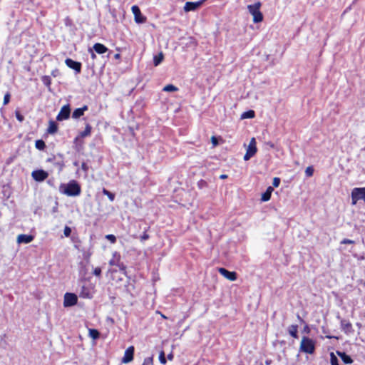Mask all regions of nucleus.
<instances>
[{"mask_svg": "<svg viewBox=\"0 0 365 365\" xmlns=\"http://www.w3.org/2000/svg\"><path fill=\"white\" fill-rule=\"evenodd\" d=\"M63 187V192L68 196H78L81 192V187L76 180H71L66 185H62L61 187Z\"/></svg>", "mask_w": 365, "mask_h": 365, "instance_id": "nucleus-1", "label": "nucleus"}, {"mask_svg": "<svg viewBox=\"0 0 365 365\" xmlns=\"http://www.w3.org/2000/svg\"><path fill=\"white\" fill-rule=\"evenodd\" d=\"M106 238L109 240L112 244H114L116 242V237L114 235L109 234L106 235Z\"/></svg>", "mask_w": 365, "mask_h": 365, "instance_id": "nucleus-35", "label": "nucleus"}, {"mask_svg": "<svg viewBox=\"0 0 365 365\" xmlns=\"http://www.w3.org/2000/svg\"><path fill=\"white\" fill-rule=\"evenodd\" d=\"M356 326L359 329H360V328L361 327V324H360V323L357 322V323L356 324Z\"/></svg>", "mask_w": 365, "mask_h": 365, "instance_id": "nucleus-53", "label": "nucleus"}, {"mask_svg": "<svg viewBox=\"0 0 365 365\" xmlns=\"http://www.w3.org/2000/svg\"><path fill=\"white\" fill-rule=\"evenodd\" d=\"M92 130V126L89 123H86L85 126V129L80 132L78 137L84 138L91 135Z\"/></svg>", "mask_w": 365, "mask_h": 365, "instance_id": "nucleus-20", "label": "nucleus"}, {"mask_svg": "<svg viewBox=\"0 0 365 365\" xmlns=\"http://www.w3.org/2000/svg\"><path fill=\"white\" fill-rule=\"evenodd\" d=\"M156 313L159 314L163 319H168V317L165 314H163L162 312L157 311Z\"/></svg>", "mask_w": 365, "mask_h": 365, "instance_id": "nucleus-48", "label": "nucleus"}, {"mask_svg": "<svg viewBox=\"0 0 365 365\" xmlns=\"http://www.w3.org/2000/svg\"><path fill=\"white\" fill-rule=\"evenodd\" d=\"M43 83L46 86H50L51 83V79L48 76H44L41 78Z\"/></svg>", "mask_w": 365, "mask_h": 365, "instance_id": "nucleus-31", "label": "nucleus"}, {"mask_svg": "<svg viewBox=\"0 0 365 365\" xmlns=\"http://www.w3.org/2000/svg\"><path fill=\"white\" fill-rule=\"evenodd\" d=\"M220 178L222 179V180H225V179H227V175H225V174H222L220 176Z\"/></svg>", "mask_w": 365, "mask_h": 365, "instance_id": "nucleus-52", "label": "nucleus"}, {"mask_svg": "<svg viewBox=\"0 0 365 365\" xmlns=\"http://www.w3.org/2000/svg\"><path fill=\"white\" fill-rule=\"evenodd\" d=\"M163 91L167 92H175L178 91V88H177L173 84H168L163 88Z\"/></svg>", "mask_w": 365, "mask_h": 365, "instance_id": "nucleus-28", "label": "nucleus"}, {"mask_svg": "<svg viewBox=\"0 0 365 365\" xmlns=\"http://www.w3.org/2000/svg\"><path fill=\"white\" fill-rule=\"evenodd\" d=\"M211 141L214 145H217L218 144V140L215 136H212L211 138Z\"/></svg>", "mask_w": 365, "mask_h": 365, "instance_id": "nucleus-45", "label": "nucleus"}, {"mask_svg": "<svg viewBox=\"0 0 365 365\" xmlns=\"http://www.w3.org/2000/svg\"><path fill=\"white\" fill-rule=\"evenodd\" d=\"M337 354L339 356L344 364H349L353 363V359L345 352L337 351Z\"/></svg>", "mask_w": 365, "mask_h": 365, "instance_id": "nucleus-22", "label": "nucleus"}, {"mask_svg": "<svg viewBox=\"0 0 365 365\" xmlns=\"http://www.w3.org/2000/svg\"><path fill=\"white\" fill-rule=\"evenodd\" d=\"M94 293V287L92 285H83L79 292V297L83 299H91Z\"/></svg>", "mask_w": 365, "mask_h": 365, "instance_id": "nucleus-5", "label": "nucleus"}, {"mask_svg": "<svg viewBox=\"0 0 365 365\" xmlns=\"http://www.w3.org/2000/svg\"><path fill=\"white\" fill-rule=\"evenodd\" d=\"M364 317L365 318V315L364 316Z\"/></svg>", "mask_w": 365, "mask_h": 365, "instance_id": "nucleus-58", "label": "nucleus"}, {"mask_svg": "<svg viewBox=\"0 0 365 365\" xmlns=\"http://www.w3.org/2000/svg\"><path fill=\"white\" fill-rule=\"evenodd\" d=\"M15 115H16V119L19 121V122H23L24 120V117L23 115L21 114V113L19 111V110H16L15 111Z\"/></svg>", "mask_w": 365, "mask_h": 365, "instance_id": "nucleus-38", "label": "nucleus"}, {"mask_svg": "<svg viewBox=\"0 0 365 365\" xmlns=\"http://www.w3.org/2000/svg\"><path fill=\"white\" fill-rule=\"evenodd\" d=\"M120 254L115 251L113 253L112 258L109 260L108 263L110 266H118L120 262Z\"/></svg>", "mask_w": 365, "mask_h": 365, "instance_id": "nucleus-16", "label": "nucleus"}, {"mask_svg": "<svg viewBox=\"0 0 365 365\" xmlns=\"http://www.w3.org/2000/svg\"><path fill=\"white\" fill-rule=\"evenodd\" d=\"M266 364L269 365V361H266Z\"/></svg>", "mask_w": 365, "mask_h": 365, "instance_id": "nucleus-57", "label": "nucleus"}, {"mask_svg": "<svg viewBox=\"0 0 365 365\" xmlns=\"http://www.w3.org/2000/svg\"><path fill=\"white\" fill-rule=\"evenodd\" d=\"M167 357H168V360L172 361V360L173 359V358H174V356H173V354L172 353H170V354H169L168 355V356H167Z\"/></svg>", "mask_w": 365, "mask_h": 365, "instance_id": "nucleus-49", "label": "nucleus"}, {"mask_svg": "<svg viewBox=\"0 0 365 365\" xmlns=\"http://www.w3.org/2000/svg\"><path fill=\"white\" fill-rule=\"evenodd\" d=\"M135 348L133 346H130L127 348L125 351L124 356L121 359V362L128 364L133 360Z\"/></svg>", "mask_w": 365, "mask_h": 365, "instance_id": "nucleus-10", "label": "nucleus"}, {"mask_svg": "<svg viewBox=\"0 0 365 365\" xmlns=\"http://www.w3.org/2000/svg\"><path fill=\"white\" fill-rule=\"evenodd\" d=\"M326 338H327V339H336L337 340L339 339V336H331V335H326Z\"/></svg>", "mask_w": 365, "mask_h": 365, "instance_id": "nucleus-47", "label": "nucleus"}, {"mask_svg": "<svg viewBox=\"0 0 365 365\" xmlns=\"http://www.w3.org/2000/svg\"><path fill=\"white\" fill-rule=\"evenodd\" d=\"M58 129V124L55 121L50 120L48 122V127L47 128L48 133L54 134V133H57Z\"/></svg>", "mask_w": 365, "mask_h": 365, "instance_id": "nucleus-19", "label": "nucleus"}, {"mask_svg": "<svg viewBox=\"0 0 365 365\" xmlns=\"http://www.w3.org/2000/svg\"><path fill=\"white\" fill-rule=\"evenodd\" d=\"M34 240V237L31 235H19L17 237V242L19 243H29Z\"/></svg>", "mask_w": 365, "mask_h": 365, "instance_id": "nucleus-17", "label": "nucleus"}, {"mask_svg": "<svg viewBox=\"0 0 365 365\" xmlns=\"http://www.w3.org/2000/svg\"><path fill=\"white\" fill-rule=\"evenodd\" d=\"M71 115V107L69 104L64 105L61 108L58 114L56 116L58 121H62L69 118Z\"/></svg>", "mask_w": 365, "mask_h": 365, "instance_id": "nucleus-7", "label": "nucleus"}, {"mask_svg": "<svg viewBox=\"0 0 365 365\" xmlns=\"http://www.w3.org/2000/svg\"><path fill=\"white\" fill-rule=\"evenodd\" d=\"M218 272L220 274H222L226 279L230 281H235L237 278V274L235 272H230L225 268L220 267L218 269Z\"/></svg>", "mask_w": 365, "mask_h": 365, "instance_id": "nucleus-13", "label": "nucleus"}, {"mask_svg": "<svg viewBox=\"0 0 365 365\" xmlns=\"http://www.w3.org/2000/svg\"><path fill=\"white\" fill-rule=\"evenodd\" d=\"M56 165L59 166L60 170H61L64 165L63 162L57 163Z\"/></svg>", "mask_w": 365, "mask_h": 365, "instance_id": "nucleus-51", "label": "nucleus"}, {"mask_svg": "<svg viewBox=\"0 0 365 365\" xmlns=\"http://www.w3.org/2000/svg\"><path fill=\"white\" fill-rule=\"evenodd\" d=\"M288 332L294 339L298 338V325L292 324L288 327Z\"/></svg>", "mask_w": 365, "mask_h": 365, "instance_id": "nucleus-23", "label": "nucleus"}, {"mask_svg": "<svg viewBox=\"0 0 365 365\" xmlns=\"http://www.w3.org/2000/svg\"><path fill=\"white\" fill-rule=\"evenodd\" d=\"M101 272H102V271H101V267H96V268L93 269V274H94L95 276H96V277H98L101 276Z\"/></svg>", "mask_w": 365, "mask_h": 365, "instance_id": "nucleus-40", "label": "nucleus"}, {"mask_svg": "<svg viewBox=\"0 0 365 365\" xmlns=\"http://www.w3.org/2000/svg\"><path fill=\"white\" fill-rule=\"evenodd\" d=\"M280 184V179L279 178H274L273 179L272 185L274 187H277Z\"/></svg>", "mask_w": 365, "mask_h": 365, "instance_id": "nucleus-42", "label": "nucleus"}, {"mask_svg": "<svg viewBox=\"0 0 365 365\" xmlns=\"http://www.w3.org/2000/svg\"><path fill=\"white\" fill-rule=\"evenodd\" d=\"M102 192L103 193V195H106L108 197L110 201L113 202L115 200V194L110 192L107 189L103 188Z\"/></svg>", "mask_w": 365, "mask_h": 365, "instance_id": "nucleus-27", "label": "nucleus"}, {"mask_svg": "<svg viewBox=\"0 0 365 365\" xmlns=\"http://www.w3.org/2000/svg\"><path fill=\"white\" fill-rule=\"evenodd\" d=\"M142 365H153V360L152 357H147L144 359Z\"/></svg>", "mask_w": 365, "mask_h": 365, "instance_id": "nucleus-36", "label": "nucleus"}, {"mask_svg": "<svg viewBox=\"0 0 365 365\" xmlns=\"http://www.w3.org/2000/svg\"><path fill=\"white\" fill-rule=\"evenodd\" d=\"M81 169H82L84 172H86V173H87V172H88V165H87V163H86L83 162V163H81Z\"/></svg>", "mask_w": 365, "mask_h": 365, "instance_id": "nucleus-43", "label": "nucleus"}, {"mask_svg": "<svg viewBox=\"0 0 365 365\" xmlns=\"http://www.w3.org/2000/svg\"><path fill=\"white\" fill-rule=\"evenodd\" d=\"M261 6L262 3L260 1L247 6L248 11L253 16V22L255 24L263 21V14L260 11Z\"/></svg>", "mask_w": 365, "mask_h": 365, "instance_id": "nucleus-2", "label": "nucleus"}, {"mask_svg": "<svg viewBox=\"0 0 365 365\" xmlns=\"http://www.w3.org/2000/svg\"><path fill=\"white\" fill-rule=\"evenodd\" d=\"M255 111L252 110H250L242 113V118H252L255 117Z\"/></svg>", "mask_w": 365, "mask_h": 365, "instance_id": "nucleus-30", "label": "nucleus"}, {"mask_svg": "<svg viewBox=\"0 0 365 365\" xmlns=\"http://www.w3.org/2000/svg\"><path fill=\"white\" fill-rule=\"evenodd\" d=\"M71 229L68 226H66L63 230L64 236L68 237L71 235Z\"/></svg>", "mask_w": 365, "mask_h": 365, "instance_id": "nucleus-39", "label": "nucleus"}, {"mask_svg": "<svg viewBox=\"0 0 365 365\" xmlns=\"http://www.w3.org/2000/svg\"><path fill=\"white\" fill-rule=\"evenodd\" d=\"M330 362L331 365H339L338 359L333 353L331 354Z\"/></svg>", "mask_w": 365, "mask_h": 365, "instance_id": "nucleus-34", "label": "nucleus"}, {"mask_svg": "<svg viewBox=\"0 0 365 365\" xmlns=\"http://www.w3.org/2000/svg\"><path fill=\"white\" fill-rule=\"evenodd\" d=\"M94 51L98 54H103L108 51V48L103 44L100 43H96L93 45Z\"/></svg>", "mask_w": 365, "mask_h": 365, "instance_id": "nucleus-18", "label": "nucleus"}, {"mask_svg": "<svg viewBox=\"0 0 365 365\" xmlns=\"http://www.w3.org/2000/svg\"><path fill=\"white\" fill-rule=\"evenodd\" d=\"M272 192H273V187L271 186H269L267 188L266 191L264 193H262L261 200L263 202L269 200L271 198Z\"/></svg>", "mask_w": 365, "mask_h": 365, "instance_id": "nucleus-21", "label": "nucleus"}, {"mask_svg": "<svg viewBox=\"0 0 365 365\" xmlns=\"http://www.w3.org/2000/svg\"><path fill=\"white\" fill-rule=\"evenodd\" d=\"M108 272H109V273H110L111 274H113L116 273V272H117V270H116V269H110L108 270Z\"/></svg>", "mask_w": 365, "mask_h": 365, "instance_id": "nucleus-50", "label": "nucleus"}, {"mask_svg": "<svg viewBox=\"0 0 365 365\" xmlns=\"http://www.w3.org/2000/svg\"><path fill=\"white\" fill-rule=\"evenodd\" d=\"M118 267L124 274H126V266L123 263L120 262Z\"/></svg>", "mask_w": 365, "mask_h": 365, "instance_id": "nucleus-41", "label": "nucleus"}, {"mask_svg": "<svg viewBox=\"0 0 365 365\" xmlns=\"http://www.w3.org/2000/svg\"><path fill=\"white\" fill-rule=\"evenodd\" d=\"M131 10L134 15V19L136 23L143 24L146 21V17L141 14L140 9L137 5H133L131 8Z\"/></svg>", "mask_w": 365, "mask_h": 365, "instance_id": "nucleus-8", "label": "nucleus"}, {"mask_svg": "<svg viewBox=\"0 0 365 365\" xmlns=\"http://www.w3.org/2000/svg\"><path fill=\"white\" fill-rule=\"evenodd\" d=\"M257 151V146L248 145L246 153L244 155V160L246 161L250 160L252 156H254L256 154Z\"/></svg>", "mask_w": 365, "mask_h": 365, "instance_id": "nucleus-15", "label": "nucleus"}, {"mask_svg": "<svg viewBox=\"0 0 365 365\" xmlns=\"http://www.w3.org/2000/svg\"><path fill=\"white\" fill-rule=\"evenodd\" d=\"M150 230V227L145 228L143 235L140 237L141 242H144L150 238V235L148 234V231Z\"/></svg>", "mask_w": 365, "mask_h": 365, "instance_id": "nucleus-29", "label": "nucleus"}, {"mask_svg": "<svg viewBox=\"0 0 365 365\" xmlns=\"http://www.w3.org/2000/svg\"><path fill=\"white\" fill-rule=\"evenodd\" d=\"M120 57V55L119 53H116L115 55V58H119Z\"/></svg>", "mask_w": 365, "mask_h": 365, "instance_id": "nucleus-56", "label": "nucleus"}, {"mask_svg": "<svg viewBox=\"0 0 365 365\" xmlns=\"http://www.w3.org/2000/svg\"><path fill=\"white\" fill-rule=\"evenodd\" d=\"M88 336L93 339H97L100 337V332L95 329H88Z\"/></svg>", "mask_w": 365, "mask_h": 365, "instance_id": "nucleus-24", "label": "nucleus"}, {"mask_svg": "<svg viewBox=\"0 0 365 365\" xmlns=\"http://www.w3.org/2000/svg\"><path fill=\"white\" fill-rule=\"evenodd\" d=\"M96 54H95L94 53H91V58H92L93 59H94V58H96Z\"/></svg>", "mask_w": 365, "mask_h": 365, "instance_id": "nucleus-55", "label": "nucleus"}, {"mask_svg": "<svg viewBox=\"0 0 365 365\" xmlns=\"http://www.w3.org/2000/svg\"><path fill=\"white\" fill-rule=\"evenodd\" d=\"M249 146H256V140H255V138H252L250 141V144H249Z\"/></svg>", "mask_w": 365, "mask_h": 365, "instance_id": "nucleus-46", "label": "nucleus"}, {"mask_svg": "<svg viewBox=\"0 0 365 365\" xmlns=\"http://www.w3.org/2000/svg\"><path fill=\"white\" fill-rule=\"evenodd\" d=\"M31 176L36 181L42 182L48 177V173L43 170H36L32 172Z\"/></svg>", "mask_w": 365, "mask_h": 365, "instance_id": "nucleus-12", "label": "nucleus"}, {"mask_svg": "<svg viewBox=\"0 0 365 365\" xmlns=\"http://www.w3.org/2000/svg\"><path fill=\"white\" fill-rule=\"evenodd\" d=\"M88 107L87 105H84L81 108H78L75 109L73 110V113H72V118H74V119L79 118L80 117L83 115L84 112L88 110Z\"/></svg>", "mask_w": 365, "mask_h": 365, "instance_id": "nucleus-14", "label": "nucleus"}, {"mask_svg": "<svg viewBox=\"0 0 365 365\" xmlns=\"http://www.w3.org/2000/svg\"><path fill=\"white\" fill-rule=\"evenodd\" d=\"M54 159H55V157H53V158H48L47 161H48V162H52V161H53V160H54Z\"/></svg>", "mask_w": 365, "mask_h": 365, "instance_id": "nucleus-54", "label": "nucleus"}, {"mask_svg": "<svg viewBox=\"0 0 365 365\" xmlns=\"http://www.w3.org/2000/svg\"><path fill=\"white\" fill-rule=\"evenodd\" d=\"M340 327L342 331L346 335H349L354 333L352 324L347 319H342L340 321Z\"/></svg>", "mask_w": 365, "mask_h": 365, "instance_id": "nucleus-9", "label": "nucleus"}, {"mask_svg": "<svg viewBox=\"0 0 365 365\" xmlns=\"http://www.w3.org/2000/svg\"><path fill=\"white\" fill-rule=\"evenodd\" d=\"M65 63L68 68L74 70L76 73H81L82 68L81 62L75 61L73 59L68 58L65 60Z\"/></svg>", "mask_w": 365, "mask_h": 365, "instance_id": "nucleus-11", "label": "nucleus"}, {"mask_svg": "<svg viewBox=\"0 0 365 365\" xmlns=\"http://www.w3.org/2000/svg\"><path fill=\"white\" fill-rule=\"evenodd\" d=\"M159 361L162 364H165L167 363V360L163 351H161L159 354Z\"/></svg>", "mask_w": 365, "mask_h": 365, "instance_id": "nucleus-33", "label": "nucleus"}, {"mask_svg": "<svg viewBox=\"0 0 365 365\" xmlns=\"http://www.w3.org/2000/svg\"><path fill=\"white\" fill-rule=\"evenodd\" d=\"M78 297L74 293L66 292L64 294L63 306L65 307H72L77 304Z\"/></svg>", "mask_w": 365, "mask_h": 365, "instance_id": "nucleus-6", "label": "nucleus"}, {"mask_svg": "<svg viewBox=\"0 0 365 365\" xmlns=\"http://www.w3.org/2000/svg\"><path fill=\"white\" fill-rule=\"evenodd\" d=\"M35 147L39 150H43L46 148V143L43 140H37L35 142Z\"/></svg>", "mask_w": 365, "mask_h": 365, "instance_id": "nucleus-26", "label": "nucleus"}, {"mask_svg": "<svg viewBox=\"0 0 365 365\" xmlns=\"http://www.w3.org/2000/svg\"><path fill=\"white\" fill-rule=\"evenodd\" d=\"M300 350L307 354H313L315 351V341L307 336H303L300 343Z\"/></svg>", "mask_w": 365, "mask_h": 365, "instance_id": "nucleus-3", "label": "nucleus"}, {"mask_svg": "<svg viewBox=\"0 0 365 365\" xmlns=\"http://www.w3.org/2000/svg\"><path fill=\"white\" fill-rule=\"evenodd\" d=\"M164 56L163 53H160L158 55H155L153 58V64L156 66H158L163 60Z\"/></svg>", "mask_w": 365, "mask_h": 365, "instance_id": "nucleus-25", "label": "nucleus"}, {"mask_svg": "<svg viewBox=\"0 0 365 365\" xmlns=\"http://www.w3.org/2000/svg\"><path fill=\"white\" fill-rule=\"evenodd\" d=\"M341 244H354V241L352 240H349V239H344L341 242Z\"/></svg>", "mask_w": 365, "mask_h": 365, "instance_id": "nucleus-44", "label": "nucleus"}, {"mask_svg": "<svg viewBox=\"0 0 365 365\" xmlns=\"http://www.w3.org/2000/svg\"><path fill=\"white\" fill-rule=\"evenodd\" d=\"M351 204L356 205L360 200L365 202V187H355L351 191Z\"/></svg>", "mask_w": 365, "mask_h": 365, "instance_id": "nucleus-4", "label": "nucleus"}, {"mask_svg": "<svg viewBox=\"0 0 365 365\" xmlns=\"http://www.w3.org/2000/svg\"><path fill=\"white\" fill-rule=\"evenodd\" d=\"M10 98H11V94L10 93L7 92L4 96V105H7L9 101H10Z\"/></svg>", "mask_w": 365, "mask_h": 365, "instance_id": "nucleus-37", "label": "nucleus"}, {"mask_svg": "<svg viewBox=\"0 0 365 365\" xmlns=\"http://www.w3.org/2000/svg\"><path fill=\"white\" fill-rule=\"evenodd\" d=\"M314 168L312 166H308L305 170V175L307 177H312L314 174Z\"/></svg>", "mask_w": 365, "mask_h": 365, "instance_id": "nucleus-32", "label": "nucleus"}]
</instances>
